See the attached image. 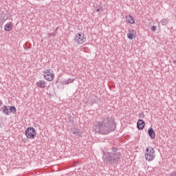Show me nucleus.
<instances>
[{
	"label": "nucleus",
	"instance_id": "nucleus-16",
	"mask_svg": "<svg viewBox=\"0 0 176 176\" xmlns=\"http://www.w3.org/2000/svg\"><path fill=\"white\" fill-rule=\"evenodd\" d=\"M74 80H75V79L69 78V79H68L67 80H65V85H69V83L74 82Z\"/></svg>",
	"mask_w": 176,
	"mask_h": 176
},
{
	"label": "nucleus",
	"instance_id": "nucleus-12",
	"mask_svg": "<svg viewBox=\"0 0 176 176\" xmlns=\"http://www.w3.org/2000/svg\"><path fill=\"white\" fill-rule=\"evenodd\" d=\"M12 28L13 26L12 25V23H7L4 26L5 31H12Z\"/></svg>",
	"mask_w": 176,
	"mask_h": 176
},
{
	"label": "nucleus",
	"instance_id": "nucleus-13",
	"mask_svg": "<svg viewBox=\"0 0 176 176\" xmlns=\"http://www.w3.org/2000/svg\"><path fill=\"white\" fill-rule=\"evenodd\" d=\"M3 112L4 115H9V113H10V111L9 110V107L4 106L3 109Z\"/></svg>",
	"mask_w": 176,
	"mask_h": 176
},
{
	"label": "nucleus",
	"instance_id": "nucleus-2",
	"mask_svg": "<svg viewBox=\"0 0 176 176\" xmlns=\"http://www.w3.org/2000/svg\"><path fill=\"white\" fill-rule=\"evenodd\" d=\"M120 160V153L107 152L103 153V161L109 164H117Z\"/></svg>",
	"mask_w": 176,
	"mask_h": 176
},
{
	"label": "nucleus",
	"instance_id": "nucleus-1",
	"mask_svg": "<svg viewBox=\"0 0 176 176\" xmlns=\"http://www.w3.org/2000/svg\"><path fill=\"white\" fill-rule=\"evenodd\" d=\"M116 130V122L109 116H104L101 120L98 121L95 125V131L102 135H107Z\"/></svg>",
	"mask_w": 176,
	"mask_h": 176
},
{
	"label": "nucleus",
	"instance_id": "nucleus-19",
	"mask_svg": "<svg viewBox=\"0 0 176 176\" xmlns=\"http://www.w3.org/2000/svg\"><path fill=\"white\" fill-rule=\"evenodd\" d=\"M151 31H153V32H155V31H156V26L153 25L151 27Z\"/></svg>",
	"mask_w": 176,
	"mask_h": 176
},
{
	"label": "nucleus",
	"instance_id": "nucleus-4",
	"mask_svg": "<svg viewBox=\"0 0 176 176\" xmlns=\"http://www.w3.org/2000/svg\"><path fill=\"white\" fill-rule=\"evenodd\" d=\"M25 135L27 138H30V140H33L36 137V131L34 127H28L25 131Z\"/></svg>",
	"mask_w": 176,
	"mask_h": 176
},
{
	"label": "nucleus",
	"instance_id": "nucleus-6",
	"mask_svg": "<svg viewBox=\"0 0 176 176\" xmlns=\"http://www.w3.org/2000/svg\"><path fill=\"white\" fill-rule=\"evenodd\" d=\"M74 41L78 45H82L84 42H86V38H85V34L83 33H77L75 36Z\"/></svg>",
	"mask_w": 176,
	"mask_h": 176
},
{
	"label": "nucleus",
	"instance_id": "nucleus-10",
	"mask_svg": "<svg viewBox=\"0 0 176 176\" xmlns=\"http://www.w3.org/2000/svg\"><path fill=\"white\" fill-rule=\"evenodd\" d=\"M36 85L37 87H40V89H45L46 87V82L45 80H39Z\"/></svg>",
	"mask_w": 176,
	"mask_h": 176
},
{
	"label": "nucleus",
	"instance_id": "nucleus-26",
	"mask_svg": "<svg viewBox=\"0 0 176 176\" xmlns=\"http://www.w3.org/2000/svg\"><path fill=\"white\" fill-rule=\"evenodd\" d=\"M2 22H0V28L2 27Z\"/></svg>",
	"mask_w": 176,
	"mask_h": 176
},
{
	"label": "nucleus",
	"instance_id": "nucleus-20",
	"mask_svg": "<svg viewBox=\"0 0 176 176\" xmlns=\"http://www.w3.org/2000/svg\"><path fill=\"white\" fill-rule=\"evenodd\" d=\"M144 117H145V114H144V113H141L140 114V118H141V119H144Z\"/></svg>",
	"mask_w": 176,
	"mask_h": 176
},
{
	"label": "nucleus",
	"instance_id": "nucleus-27",
	"mask_svg": "<svg viewBox=\"0 0 176 176\" xmlns=\"http://www.w3.org/2000/svg\"><path fill=\"white\" fill-rule=\"evenodd\" d=\"M173 64H176V60H173Z\"/></svg>",
	"mask_w": 176,
	"mask_h": 176
},
{
	"label": "nucleus",
	"instance_id": "nucleus-7",
	"mask_svg": "<svg viewBox=\"0 0 176 176\" xmlns=\"http://www.w3.org/2000/svg\"><path fill=\"white\" fill-rule=\"evenodd\" d=\"M138 130H142L145 127V122L143 120H139L137 122Z\"/></svg>",
	"mask_w": 176,
	"mask_h": 176
},
{
	"label": "nucleus",
	"instance_id": "nucleus-5",
	"mask_svg": "<svg viewBox=\"0 0 176 176\" xmlns=\"http://www.w3.org/2000/svg\"><path fill=\"white\" fill-rule=\"evenodd\" d=\"M43 76L46 80L52 82L54 79V73H53V70L47 69L43 72Z\"/></svg>",
	"mask_w": 176,
	"mask_h": 176
},
{
	"label": "nucleus",
	"instance_id": "nucleus-25",
	"mask_svg": "<svg viewBox=\"0 0 176 176\" xmlns=\"http://www.w3.org/2000/svg\"><path fill=\"white\" fill-rule=\"evenodd\" d=\"M2 105V100H0V107Z\"/></svg>",
	"mask_w": 176,
	"mask_h": 176
},
{
	"label": "nucleus",
	"instance_id": "nucleus-14",
	"mask_svg": "<svg viewBox=\"0 0 176 176\" xmlns=\"http://www.w3.org/2000/svg\"><path fill=\"white\" fill-rule=\"evenodd\" d=\"M8 109L10 113H16V107L14 106H10Z\"/></svg>",
	"mask_w": 176,
	"mask_h": 176
},
{
	"label": "nucleus",
	"instance_id": "nucleus-23",
	"mask_svg": "<svg viewBox=\"0 0 176 176\" xmlns=\"http://www.w3.org/2000/svg\"><path fill=\"white\" fill-rule=\"evenodd\" d=\"M102 9V7H99L96 8V12H100Z\"/></svg>",
	"mask_w": 176,
	"mask_h": 176
},
{
	"label": "nucleus",
	"instance_id": "nucleus-15",
	"mask_svg": "<svg viewBox=\"0 0 176 176\" xmlns=\"http://www.w3.org/2000/svg\"><path fill=\"white\" fill-rule=\"evenodd\" d=\"M161 24H162V25H167V24H168V19H162Z\"/></svg>",
	"mask_w": 176,
	"mask_h": 176
},
{
	"label": "nucleus",
	"instance_id": "nucleus-8",
	"mask_svg": "<svg viewBox=\"0 0 176 176\" xmlns=\"http://www.w3.org/2000/svg\"><path fill=\"white\" fill-rule=\"evenodd\" d=\"M148 135L151 137V140H155L156 137V134L155 133V131H153V129L152 127H150L148 129Z\"/></svg>",
	"mask_w": 176,
	"mask_h": 176
},
{
	"label": "nucleus",
	"instance_id": "nucleus-11",
	"mask_svg": "<svg viewBox=\"0 0 176 176\" xmlns=\"http://www.w3.org/2000/svg\"><path fill=\"white\" fill-rule=\"evenodd\" d=\"M126 20L128 23H129V24H134V23H135L134 18L133 16H131V15H126Z\"/></svg>",
	"mask_w": 176,
	"mask_h": 176
},
{
	"label": "nucleus",
	"instance_id": "nucleus-21",
	"mask_svg": "<svg viewBox=\"0 0 176 176\" xmlns=\"http://www.w3.org/2000/svg\"><path fill=\"white\" fill-rule=\"evenodd\" d=\"M52 36H54V33H49L48 34L49 38H52Z\"/></svg>",
	"mask_w": 176,
	"mask_h": 176
},
{
	"label": "nucleus",
	"instance_id": "nucleus-17",
	"mask_svg": "<svg viewBox=\"0 0 176 176\" xmlns=\"http://www.w3.org/2000/svg\"><path fill=\"white\" fill-rule=\"evenodd\" d=\"M73 133H74L75 135H76L77 137L79 136V130L78 129L73 130Z\"/></svg>",
	"mask_w": 176,
	"mask_h": 176
},
{
	"label": "nucleus",
	"instance_id": "nucleus-3",
	"mask_svg": "<svg viewBox=\"0 0 176 176\" xmlns=\"http://www.w3.org/2000/svg\"><path fill=\"white\" fill-rule=\"evenodd\" d=\"M144 156L147 162H152V160H153L156 156L155 148L152 146L147 147L146 148V153Z\"/></svg>",
	"mask_w": 176,
	"mask_h": 176
},
{
	"label": "nucleus",
	"instance_id": "nucleus-18",
	"mask_svg": "<svg viewBox=\"0 0 176 176\" xmlns=\"http://www.w3.org/2000/svg\"><path fill=\"white\" fill-rule=\"evenodd\" d=\"M111 151H113V153H118V148L116 147H112Z\"/></svg>",
	"mask_w": 176,
	"mask_h": 176
},
{
	"label": "nucleus",
	"instance_id": "nucleus-22",
	"mask_svg": "<svg viewBox=\"0 0 176 176\" xmlns=\"http://www.w3.org/2000/svg\"><path fill=\"white\" fill-rule=\"evenodd\" d=\"M170 176H176V171H173Z\"/></svg>",
	"mask_w": 176,
	"mask_h": 176
},
{
	"label": "nucleus",
	"instance_id": "nucleus-24",
	"mask_svg": "<svg viewBox=\"0 0 176 176\" xmlns=\"http://www.w3.org/2000/svg\"><path fill=\"white\" fill-rule=\"evenodd\" d=\"M67 120H70V122H72V118H71V117H68Z\"/></svg>",
	"mask_w": 176,
	"mask_h": 176
},
{
	"label": "nucleus",
	"instance_id": "nucleus-9",
	"mask_svg": "<svg viewBox=\"0 0 176 176\" xmlns=\"http://www.w3.org/2000/svg\"><path fill=\"white\" fill-rule=\"evenodd\" d=\"M129 34H127V36L129 39L131 41L133 40V38H135V32L134 30H128Z\"/></svg>",
	"mask_w": 176,
	"mask_h": 176
}]
</instances>
